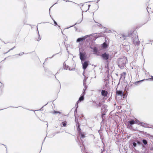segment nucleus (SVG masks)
Segmentation results:
<instances>
[{
    "mask_svg": "<svg viewBox=\"0 0 153 153\" xmlns=\"http://www.w3.org/2000/svg\"><path fill=\"white\" fill-rule=\"evenodd\" d=\"M151 137H152V138H153V135H151Z\"/></svg>",
    "mask_w": 153,
    "mask_h": 153,
    "instance_id": "473e14b6",
    "label": "nucleus"
},
{
    "mask_svg": "<svg viewBox=\"0 0 153 153\" xmlns=\"http://www.w3.org/2000/svg\"><path fill=\"white\" fill-rule=\"evenodd\" d=\"M130 124L131 125H133L134 124H137V120L134 121L133 120H131L129 122Z\"/></svg>",
    "mask_w": 153,
    "mask_h": 153,
    "instance_id": "1a4fd4ad",
    "label": "nucleus"
},
{
    "mask_svg": "<svg viewBox=\"0 0 153 153\" xmlns=\"http://www.w3.org/2000/svg\"><path fill=\"white\" fill-rule=\"evenodd\" d=\"M54 23L55 25H58L56 22V21H55L54 20Z\"/></svg>",
    "mask_w": 153,
    "mask_h": 153,
    "instance_id": "bb28decb",
    "label": "nucleus"
},
{
    "mask_svg": "<svg viewBox=\"0 0 153 153\" xmlns=\"http://www.w3.org/2000/svg\"><path fill=\"white\" fill-rule=\"evenodd\" d=\"M84 100V97L83 96H81L79 99V100L77 101L79 102V101H81Z\"/></svg>",
    "mask_w": 153,
    "mask_h": 153,
    "instance_id": "dca6fc26",
    "label": "nucleus"
},
{
    "mask_svg": "<svg viewBox=\"0 0 153 153\" xmlns=\"http://www.w3.org/2000/svg\"><path fill=\"white\" fill-rule=\"evenodd\" d=\"M143 143L144 144H145V145H146L147 143V141L146 140H143Z\"/></svg>",
    "mask_w": 153,
    "mask_h": 153,
    "instance_id": "6ab92c4d",
    "label": "nucleus"
},
{
    "mask_svg": "<svg viewBox=\"0 0 153 153\" xmlns=\"http://www.w3.org/2000/svg\"><path fill=\"white\" fill-rule=\"evenodd\" d=\"M54 112H55V113H60L59 112V111H54Z\"/></svg>",
    "mask_w": 153,
    "mask_h": 153,
    "instance_id": "c756f323",
    "label": "nucleus"
},
{
    "mask_svg": "<svg viewBox=\"0 0 153 153\" xmlns=\"http://www.w3.org/2000/svg\"><path fill=\"white\" fill-rule=\"evenodd\" d=\"M62 127H65L66 126V125H67V122L66 121H65L64 122H62Z\"/></svg>",
    "mask_w": 153,
    "mask_h": 153,
    "instance_id": "ddd939ff",
    "label": "nucleus"
},
{
    "mask_svg": "<svg viewBox=\"0 0 153 153\" xmlns=\"http://www.w3.org/2000/svg\"><path fill=\"white\" fill-rule=\"evenodd\" d=\"M77 131H78V132L79 134L80 133H81V132H82L81 131V129L79 128V125L78 126Z\"/></svg>",
    "mask_w": 153,
    "mask_h": 153,
    "instance_id": "4468645a",
    "label": "nucleus"
},
{
    "mask_svg": "<svg viewBox=\"0 0 153 153\" xmlns=\"http://www.w3.org/2000/svg\"><path fill=\"white\" fill-rule=\"evenodd\" d=\"M101 56L104 60H108L109 55V54H107L105 52L102 54Z\"/></svg>",
    "mask_w": 153,
    "mask_h": 153,
    "instance_id": "f257e3e1",
    "label": "nucleus"
},
{
    "mask_svg": "<svg viewBox=\"0 0 153 153\" xmlns=\"http://www.w3.org/2000/svg\"><path fill=\"white\" fill-rule=\"evenodd\" d=\"M150 20V17L149 16H148V19L146 21V23L147 22H148Z\"/></svg>",
    "mask_w": 153,
    "mask_h": 153,
    "instance_id": "b1692460",
    "label": "nucleus"
},
{
    "mask_svg": "<svg viewBox=\"0 0 153 153\" xmlns=\"http://www.w3.org/2000/svg\"><path fill=\"white\" fill-rule=\"evenodd\" d=\"M90 6V5H87V4H86V5H83V7H88V8L87 9V10H88V9H89V7H88L89 6Z\"/></svg>",
    "mask_w": 153,
    "mask_h": 153,
    "instance_id": "412c9836",
    "label": "nucleus"
},
{
    "mask_svg": "<svg viewBox=\"0 0 153 153\" xmlns=\"http://www.w3.org/2000/svg\"><path fill=\"white\" fill-rule=\"evenodd\" d=\"M137 143L138 144H140V142L139 141H137Z\"/></svg>",
    "mask_w": 153,
    "mask_h": 153,
    "instance_id": "2f4dec72",
    "label": "nucleus"
},
{
    "mask_svg": "<svg viewBox=\"0 0 153 153\" xmlns=\"http://www.w3.org/2000/svg\"><path fill=\"white\" fill-rule=\"evenodd\" d=\"M85 55V53H83L81 52L79 53L80 58L81 60L82 61L84 60Z\"/></svg>",
    "mask_w": 153,
    "mask_h": 153,
    "instance_id": "39448f33",
    "label": "nucleus"
},
{
    "mask_svg": "<svg viewBox=\"0 0 153 153\" xmlns=\"http://www.w3.org/2000/svg\"><path fill=\"white\" fill-rule=\"evenodd\" d=\"M151 77L150 78H149V79H146V80H151L153 81V76H151Z\"/></svg>",
    "mask_w": 153,
    "mask_h": 153,
    "instance_id": "aec40b11",
    "label": "nucleus"
},
{
    "mask_svg": "<svg viewBox=\"0 0 153 153\" xmlns=\"http://www.w3.org/2000/svg\"><path fill=\"white\" fill-rule=\"evenodd\" d=\"M105 114L104 113H103L102 114V119H103V116Z\"/></svg>",
    "mask_w": 153,
    "mask_h": 153,
    "instance_id": "393cba45",
    "label": "nucleus"
},
{
    "mask_svg": "<svg viewBox=\"0 0 153 153\" xmlns=\"http://www.w3.org/2000/svg\"><path fill=\"white\" fill-rule=\"evenodd\" d=\"M121 36L123 38H124V40H125L126 39V36H125L123 34H122V35H121Z\"/></svg>",
    "mask_w": 153,
    "mask_h": 153,
    "instance_id": "4be33fe9",
    "label": "nucleus"
},
{
    "mask_svg": "<svg viewBox=\"0 0 153 153\" xmlns=\"http://www.w3.org/2000/svg\"><path fill=\"white\" fill-rule=\"evenodd\" d=\"M109 84V82L108 81V82H106V84H105V86L107 85V84Z\"/></svg>",
    "mask_w": 153,
    "mask_h": 153,
    "instance_id": "c85d7f7f",
    "label": "nucleus"
},
{
    "mask_svg": "<svg viewBox=\"0 0 153 153\" xmlns=\"http://www.w3.org/2000/svg\"><path fill=\"white\" fill-rule=\"evenodd\" d=\"M126 73L125 72H123L121 74V78L123 77L124 79H125V78L126 75Z\"/></svg>",
    "mask_w": 153,
    "mask_h": 153,
    "instance_id": "f8f14e48",
    "label": "nucleus"
},
{
    "mask_svg": "<svg viewBox=\"0 0 153 153\" xmlns=\"http://www.w3.org/2000/svg\"><path fill=\"white\" fill-rule=\"evenodd\" d=\"M86 37L85 36L83 37L82 38H78L77 40V42H79L80 41H84L86 39Z\"/></svg>",
    "mask_w": 153,
    "mask_h": 153,
    "instance_id": "423d86ee",
    "label": "nucleus"
},
{
    "mask_svg": "<svg viewBox=\"0 0 153 153\" xmlns=\"http://www.w3.org/2000/svg\"><path fill=\"white\" fill-rule=\"evenodd\" d=\"M79 134L81 135V139L84 138L85 137V134L84 133L82 132L81 133Z\"/></svg>",
    "mask_w": 153,
    "mask_h": 153,
    "instance_id": "9b49d317",
    "label": "nucleus"
},
{
    "mask_svg": "<svg viewBox=\"0 0 153 153\" xmlns=\"http://www.w3.org/2000/svg\"><path fill=\"white\" fill-rule=\"evenodd\" d=\"M64 69H66V70H68V66H66V64H65L64 63Z\"/></svg>",
    "mask_w": 153,
    "mask_h": 153,
    "instance_id": "a211bd4d",
    "label": "nucleus"
},
{
    "mask_svg": "<svg viewBox=\"0 0 153 153\" xmlns=\"http://www.w3.org/2000/svg\"><path fill=\"white\" fill-rule=\"evenodd\" d=\"M133 145L134 147H135L136 146V144L135 142H134L133 143Z\"/></svg>",
    "mask_w": 153,
    "mask_h": 153,
    "instance_id": "5701e85b",
    "label": "nucleus"
},
{
    "mask_svg": "<svg viewBox=\"0 0 153 153\" xmlns=\"http://www.w3.org/2000/svg\"><path fill=\"white\" fill-rule=\"evenodd\" d=\"M108 94V92L107 91L105 90H102L101 91V95L104 97H107Z\"/></svg>",
    "mask_w": 153,
    "mask_h": 153,
    "instance_id": "20e7f679",
    "label": "nucleus"
},
{
    "mask_svg": "<svg viewBox=\"0 0 153 153\" xmlns=\"http://www.w3.org/2000/svg\"><path fill=\"white\" fill-rule=\"evenodd\" d=\"M108 45L105 42H104L102 45V47L103 49H105L107 48L108 47Z\"/></svg>",
    "mask_w": 153,
    "mask_h": 153,
    "instance_id": "0eeeda50",
    "label": "nucleus"
},
{
    "mask_svg": "<svg viewBox=\"0 0 153 153\" xmlns=\"http://www.w3.org/2000/svg\"><path fill=\"white\" fill-rule=\"evenodd\" d=\"M98 106L100 107L101 106V104L100 103H99V104L98 105Z\"/></svg>",
    "mask_w": 153,
    "mask_h": 153,
    "instance_id": "cd10ccee",
    "label": "nucleus"
},
{
    "mask_svg": "<svg viewBox=\"0 0 153 153\" xmlns=\"http://www.w3.org/2000/svg\"><path fill=\"white\" fill-rule=\"evenodd\" d=\"M95 36L96 37V38H97L98 37L102 36H103L100 34H96Z\"/></svg>",
    "mask_w": 153,
    "mask_h": 153,
    "instance_id": "2eb2a0df",
    "label": "nucleus"
},
{
    "mask_svg": "<svg viewBox=\"0 0 153 153\" xmlns=\"http://www.w3.org/2000/svg\"><path fill=\"white\" fill-rule=\"evenodd\" d=\"M86 88H87V87H86V86H85V88H84L85 91L86 89Z\"/></svg>",
    "mask_w": 153,
    "mask_h": 153,
    "instance_id": "7c9ffc66",
    "label": "nucleus"
},
{
    "mask_svg": "<svg viewBox=\"0 0 153 153\" xmlns=\"http://www.w3.org/2000/svg\"><path fill=\"white\" fill-rule=\"evenodd\" d=\"M91 48L92 49V48L91 47ZM92 49L93 50L94 53L95 54H97L98 51L97 48L96 47H94V48H93Z\"/></svg>",
    "mask_w": 153,
    "mask_h": 153,
    "instance_id": "6e6552de",
    "label": "nucleus"
},
{
    "mask_svg": "<svg viewBox=\"0 0 153 153\" xmlns=\"http://www.w3.org/2000/svg\"><path fill=\"white\" fill-rule=\"evenodd\" d=\"M133 43L135 45H138L140 43V42L139 41L137 36L136 38V36L134 39L133 40Z\"/></svg>",
    "mask_w": 153,
    "mask_h": 153,
    "instance_id": "f03ea898",
    "label": "nucleus"
},
{
    "mask_svg": "<svg viewBox=\"0 0 153 153\" xmlns=\"http://www.w3.org/2000/svg\"><path fill=\"white\" fill-rule=\"evenodd\" d=\"M145 79H143L142 80H140V81H138L136 82H135L134 83V84L135 85H137V83H138L144 80Z\"/></svg>",
    "mask_w": 153,
    "mask_h": 153,
    "instance_id": "f3484780",
    "label": "nucleus"
},
{
    "mask_svg": "<svg viewBox=\"0 0 153 153\" xmlns=\"http://www.w3.org/2000/svg\"><path fill=\"white\" fill-rule=\"evenodd\" d=\"M116 94L118 95H124L123 94V91H116Z\"/></svg>",
    "mask_w": 153,
    "mask_h": 153,
    "instance_id": "9d476101",
    "label": "nucleus"
},
{
    "mask_svg": "<svg viewBox=\"0 0 153 153\" xmlns=\"http://www.w3.org/2000/svg\"><path fill=\"white\" fill-rule=\"evenodd\" d=\"M89 62V61H85L82 64V68L84 70H85L87 67Z\"/></svg>",
    "mask_w": 153,
    "mask_h": 153,
    "instance_id": "7ed1b4c3",
    "label": "nucleus"
},
{
    "mask_svg": "<svg viewBox=\"0 0 153 153\" xmlns=\"http://www.w3.org/2000/svg\"><path fill=\"white\" fill-rule=\"evenodd\" d=\"M15 47V46L13 47L12 48L10 49V50L8 51V52L10 51V50H12L13 49H14Z\"/></svg>",
    "mask_w": 153,
    "mask_h": 153,
    "instance_id": "a878e982",
    "label": "nucleus"
}]
</instances>
